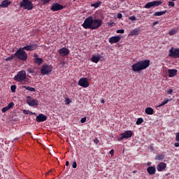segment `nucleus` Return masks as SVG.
<instances>
[{"label": "nucleus", "mask_w": 179, "mask_h": 179, "mask_svg": "<svg viewBox=\"0 0 179 179\" xmlns=\"http://www.w3.org/2000/svg\"><path fill=\"white\" fill-rule=\"evenodd\" d=\"M94 143L95 144H98V143H99V139L95 138V139L94 140Z\"/></svg>", "instance_id": "nucleus-49"}, {"label": "nucleus", "mask_w": 179, "mask_h": 179, "mask_svg": "<svg viewBox=\"0 0 179 179\" xmlns=\"http://www.w3.org/2000/svg\"><path fill=\"white\" fill-rule=\"evenodd\" d=\"M150 65V61L148 59L138 61L131 66V71L134 72H140L148 69Z\"/></svg>", "instance_id": "nucleus-2"}, {"label": "nucleus", "mask_w": 179, "mask_h": 179, "mask_svg": "<svg viewBox=\"0 0 179 179\" xmlns=\"http://www.w3.org/2000/svg\"><path fill=\"white\" fill-rule=\"evenodd\" d=\"M29 115H37L36 113H32L31 111H29Z\"/></svg>", "instance_id": "nucleus-50"}, {"label": "nucleus", "mask_w": 179, "mask_h": 179, "mask_svg": "<svg viewBox=\"0 0 179 179\" xmlns=\"http://www.w3.org/2000/svg\"><path fill=\"white\" fill-rule=\"evenodd\" d=\"M27 78V74L24 71H21L14 77V80L19 83L24 82Z\"/></svg>", "instance_id": "nucleus-5"}, {"label": "nucleus", "mask_w": 179, "mask_h": 179, "mask_svg": "<svg viewBox=\"0 0 179 179\" xmlns=\"http://www.w3.org/2000/svg\"><path fill=\"white\" fill-rule=\"evenodd\" d=\"M173 90H169V91H167V94H173Z\"/></svg>", "instance_id": "nucleus-47"}, {"label": "nucleus", "mask_w": 179, "mask_h": 179, "mask_svg": "<svg viewBox=\"0 0 179 179\" xmlns=\"http://www.w3.org/2000/svg\"><path fill=\"white\" fill-rule=\"evenodd\" d=\"M168 5H169V6L174 7L175 3L173 1H168Z\"/></svg>", "instance_id": "nucleus-33"}, {"label": "nucleus", "mask_w": 179, "mask_h": 179, "mask_svg": "<svg viewBox=\"0 0 179 179\" xmlns=\"http://www.w3.org/2000/svg\"><path fill=\"white\" fill-rule=\"evenodd\" d=\"M157 23H158L157 21H155V22H153V25L155 26V25H156Z\"/></svg>", "instance_id": "nucleus-54"}, {"label": "nucleus", "mask_w": 179, "mask_h": 179, "mask_svg": "<svg viewBox=\"0 0 179 179\" xmlns=\"http://www.w3.org/2000/svg\"><path fill=\"white\" fill-rule=\"evenodd\" d=\"M101 5V1H98V2H95L94 3H91V7H94L95 8L99 7V6Z\"/></svg>", "instance_id": "nucleus-27"}, {"label": "nucleus", "mask_w": 179, "mask_h": 179, "mask_svg": "<svg viewBox=\"0 0 179 179\" xmlns=\"http://www.w3.org/2000/svg\"><path fill=\"white\" fill-rule=\"evenodd\" d=\"M15 106V103L13 102H11L8 104V106H7L8 108V109L10 110V108H12L13 106Z\"/></svg>", "instance_id": "nucleus-36"}, {"label": "nucleus", "mask_w": 179, "mask_h": 179, "mask_svg": "<svg viewBox=\"0 0 179 179\" xmlns=\"http://www.w3.org/2000/svg\"><path fill=\"white\" fill-rule=\"evenodd\" d=\"M101 58H102V57H101L100 55H99L98 57L93 56L91 58V62L97 64L101 60Z\"/></svg>", "instance_id": "nucleus-22"}, {"label": "nucleus", "mask_w": 179, "mask_h": 179, "mask_svg": "<svg viewBox=\"0 0 179 179\" xmlns=\"http://www.w3.org/2000/svg\"><path fill=\"white\" fill-rule=\"evenodd\" d=\"M11 1L10 0H3L0 5V8H8L9 5H10Z\"/></svg>", "instance_id": "nucleus-19"}, {"label": "nucleus", "mask_w": 179, "mask_h": 179, "mask_svg": "<svg viewBox=\"0 0 179 179\" xmlns=\"http://www.w3.org/2000/svg\"><path fill=\"white\" fill-rule=\"evenodd\" d=\"M169 57L171 58H179V48H171L169 50Z\"/></svg>", "instance_id": "nucleus-7"}, {"label": "nucleus", "mask_w": 179, "mask_h": 179, "mask_svg": "<svg viewBox=\"0 0 179 179\" xmlns=\"http://www.w3.org/2000/svg\"><path fill=\"white\" fill-rule=\"evenodd\" d=\"M69 165V161L66 162V166H68Z\"/></svg>", "instance_id": "nucleus-52"}, {"label": "nucleus", "mask_w": 179, "mask_h": 179, "mask_svg": "<svg viewBox=\"0 0 179 179\" xmlns=\"http://www.w3.org/2000/svg\"><path fill=\"white\" fill-rule=\"evenodd\" d=\"M94 179H96V178H94Z\"/></svg>", "instance_id": "nucleus-61"}, {"label": "nucleus", "mask_w": 179, "mask_h": 179, "mask_svg": "<svg viewBox=\"0 0 179 179\" xmlns=\"http://www.w3.org/2000/svg\"><path fill=\"white\" fill-rule=\"evenodd\" d=\"M151 164H152L151 162H147V166H150Z\"/></svg>", "instance_id": "nucleus-53"}, {"label": "nucleus", "mask_w": 179, "mask_h": 179, "mask_svg": "<svg viewBox=\"0 0 179 179\" xmlns=\"http://www.w3.org/2000/svg\"><path fill=\"white\" fill-rule=\"evenodd\" d=\"M174 146L176 147V148H178L179 147V143H175Z\"/></svg>", "instance_id": "nucleus-51"}, {"label": "nucleus", "mask_w": 179, "mask_h": 179, "mask_svg": "<svg viewBox=\"0 0 179 179\" xmlns=\"http://www.w3.org/2000/svg\"><path fill=\"white\" fill-rule=\"evenodd\" d=\"M71 102V101L69 98L66 99V100H64V103H66V105L70 104Z\"/></svg>", "instance_id": "nucleus-34"}, {"label": "nucleus", "mask_w": 179, "mask_h": 179, "mask_svg": "<svg viewBox=\"0 0 179 179\" xmlns=\"http://www.w3.org/2000/svg\"><path fill=\"white\" fill-rule=\"evenodd\" d=\"M121 40V36H111L108 38V42L110 44L119 43Z\"/></svg>", "instance_id": "nucleus-14"}, {"label": "nucleus", "mask_w": 179, "mask_h": 179, "mask_svg": "<svg viewBox=\"0 0 179 179\" xmlns=\"http://www.w3.org/2000/svg\"><path fill=\"white\" fill-rule=\"evenodd\" d=\"M117 17L118 19H122V14H121V13H118L117 14Z\"/></svg>", "instance_id": "nucleus-40"}, {"label": "nucleus", "mask_w": 179, "mask_h": 179, "mask_svg": "<svg viewBox=\"0 0 179 179\" xmlns=\"http://www.w3.org/2000/svg\"><path fill=\"white\" fill-rule=\"evenodd\" d=\"M162 3H163V1H162V0L152 1L146 3L145 5L144 6V8L146 9H150L152 7L159 6Z\"/></svg>", "instance_id": "nucleus-6"}, {"label": "nucleus", "mask_w": 179, "mask_h": 179, "mask_svg": "<svg viewBox=\"0 0 179 179\" xmlns=\"http://www.w3.org/2000/svg\"><path fill=\"white\" fill-rule=\"evenodd\" d=\"M73 1H76V0H73Z\"/></svg>", "instance_id": "nucleus-60"}, {"label": "nucleus", "mask_w": 179, "mask_h": 179, "mask_svg": "<svg viewBox=\"0 0 179 179\" xmlns=\"http://www.w3.org/2000/svg\"><path fill=\"white\" fill-rule=\"evenodd\" d=\"M117 34H124V29H117L116 31Z\"/></svg>", "instance_id": "nucleus-39"}, {"label": "nucleus", "mask_w": 179, "mask_h": 179, "mask_svg": "<svg viewBox=\"0 0 179 179\" xmlns=\"http://www.w3.org/2000/svg\"><path fill=\"white\" fill-rule=\"evenodd\" d=\"M27 103L30 106H37L39 104V102L37 99H33L31 96H27Z\"/></svg>", "instance_id": "nucleus-12"}, {"label": "nucleus", "mask_w": 179, "mask_h": 179, "mask_svg": "<svg viewBox=\"0 0 179 179\" xmlns=\"http://www.w3.org/2000/svg\"><path fill=\"white\" fill-rule=\"evenodd\" d=\"M78 85L87 88L90 86V83L87 78H81V79L78 80Z\"/></svg>", "instance_id": "nucleus-11"}, {"label": "nucleus", "mask_w": 179, "mask_h": 179, "mask_svg": "<svg viewBox=\"0 0 179 179\" xmlns=\"http://www.w3.org/2000/svg\"><path fill=\"white\" fill-rule=\"evenodd\" d=\"M64 9V6L61 5L59 3H53L52 4V7H50V10L53 12L59 11Z\"/></svg>", "instance_id": "nucleus-10"}, {"label": "nucleus", "mask_w": 179, "mask_h": 179, "mask_svg": "<svg viewBox=\"0 0 179 179\" xmlns=\"http://www.w3.org/2000/svg\"><path fill=\"white\" fill-rule=\"evenodd\" d=\"M27 72L29 73H34V69L29 68V69H27Z\"/></svg>", "instance_id": "nucleus-41"}, {"label": "nucleus", "mask_w": 179, "mask_h": 179, "mask_svg": "<svg viewBox=\"0 0 179 179\" xmlns=\"http://www.w3.org/2000/svg\"><path fill=\"white\" fill-rule=\"evenodd\" d=\"M44 4L49 3L51 0H41Z\"/></svg>", "instance_id": "nucleus-44"}, {"label": "nucleus", "mask_w": 179, "mask_h": 179, "mask_svg": "<svg viewBox=\"0 0 179 179\" xmlns=\"http://www.w3.org/2000/svg\"><path fill=\"white\" fill-rule=\"evenodd\" d=\"M20 6L27 10H31L34 8V4L30 0H22L20 3Z\"/></svg>", "instance_id": "nucleus-4"}, {"label": "nucleus", "mask_w": 179, "mask_h": 179, "mask_svg": "<svg viewBox=\"0 0 179 179\" xmlns=\"http://www.w3.org/2000/svg\"><path fill=\"white\" fill-rule=\"evenodd\" d=\"M167 13L166 10L165 11H157L156 13H154L153 16H162L165 15Z\"/></svg>", "instance_id": "nucleus-23"}, {"label": "nucleus", "mask_w": 179, "mask_h": 179, "mask_svg": "<svg viewBox=\"0 0 179 179\" xmlns=\"http://www.w3.org/2000/svg\"><path fill=\"white\" fill-rule=\"evenodd\" d=\"M168 73H169V78H173L174 76H176L177 75L178 70H176V69H169L168 71Z\"/></svg>", "instance_id": "nucleus-20"}, {"label": "nucleus", "mask_w": 179, "mask_h": 179, "mask_svg": "<svg viewBox=\"0 0 179 179\" xmlns=\"http://www.w3.org/2000/svg\"><path fill=\"white\" fill-rule=\"evenodd\" d=\"M133 135V133L131 131H127L122 134H120V137L117 138V141H120L124 140V138L127 139L129 138H131Z\"/></svg>", "instance_id": "nucleus-9"}, {"label": "nucleus", "mask_w": 179, "mask_h": 179, "mask_svg": "<svg viewBox=\"0 0 179 179\" xmlns=\"http://www.w3.org/2000/svg\"><path fill=\"white\" fill-rule=\"evenodd\" d=\"M114 150H111L110 152H109V154L111 155V156H113L114 155Z\"/></svg>", "instance_id": "nucleus-48"}, {"label": "nucleus", "mask_w": 179, "mask_h": 179, "mask_svg": "<svg viewBox=\"0 0 179 179\" xmlns=\"http://www.w3.org/2000/svg\"><path fill=\"white\" fill-rule=\"evenodd\" d=\"M129 19L131 21H136V17H135V15H131V17H129Z\"/></svg>", "instance_id": "nucleus-37"}, {"label": "nucleus", "mask_w": 179, "mask_h": 179, "mask_svg": "<svg viewBox=\"0 0 179 179\" xmlns=\"http://www.w3.org/2000/svg\"><path fill=\"white\" fill-rule=\"evenodd\" d=\"M23 113L25 114V115H29L30 111L24 110H23Z\"/></svg>", "instance_id": "nucleus-46"}, {"label": "nucleus", "mask_w": 179, "mask_h": 179, "mask_svg": "<svg viewBox=\"0 0 179 179\" xmlns=\"http://www.w3.org/2000/svg\"><path fill=\"white\" fill-rule=\"evenodd\" d=\"M37 45L32 44V45H27V46H24L22 48L27 51H34L36 49Z\"/></svg>", "instance_id": "nucleus-16"}, {"label": "nucleus", "mask_w": 179, "mask_h": 179, "mask_svg": "<svg viewBox=\"0 0 179 179\" xmlns=\"http://www.w3.org/2000/svg\"><path fill=\"white\" fill-rule=\"evenodd\" d=\"M9 109V108L7 106V107H5L2 109V112L3 113H6V111H8Z\"/></svg>", "instance_id": "nucleus-42"}, {"label": "nucleus", "mask_w": 179, "mask_h": 179, "mask_svg": "<svg viewBox=\"0 0 179 179\" xmlns=\"http://www.w3.org/2000/svg\"><path fill=\"white\" fill-rule=\"evenodd\" d=\"M145 113L148 115H152V114H154L155 110L153 108L148 107V108H145Z\"/></svg>", "instance_id": "nucleus-24"}, {"label": "nucleus", "mask_w": 179, "mask_h": 179, "mask_svg": "<svg viewBox=\"0 0 179 179\" xmlns=\"http://www.w3.org/2000/svg\"><path fill=\"white\" fill-rule=\"evenodd\" d=\"M18 139H19L18 138H15L14 140L16 141V140H18Z\"/></svg>", "instance_id": "nucleus-58"}, {"label": "nucleus", "mask_w": 179, "mask_h": 179, "mask_svg": "<svg viewBox=\"0 0 179 179\" xmlns=\"http://www.w3.org/2000/svg\"><path fill=\"white\" fill-rule=\"evenodd\" d=\"M59 55L62 57H66L69 55V49H67L66 48H62L61 49H59Z\"/></svg>", "instance_id": "nucleus-13"}, {"label": "nucleus", "mask_w": 179, "mask_h": 179, "mask_svg": "<svg viewBox=\"0 0 179 179\" xmlns=\"http://www.w3.org/2000/svg\"><path fill=\"white\" fill-rule=\"evenodd\" d=\"M48 119L46 115H44L43 114H40L38 116L36 117V121L38 122H42L46 121Z\"/></svg>", "instance_id": "nucleus-17"}, {"label": "nucleus", "mask_w": 179, "mask_h": 179, "mask_svg": "<svg viewBox=\"0 0 179 179\" xmlns=\"http://www.w3.org/2000/svg\"><path fill=\"white\" fill-rule=\"evenodd\" d=\"M22 88L24 89H26L28 91H30L31 92H36V89L34 88V87H27V86H22Z\"/></svg>", "instance_id": "nucleus-26"}, {"label": "nucleus", "mask_w": 179, "mask_h": 179, "mask_svg": "<svg viewBox=\"0 0 179 179\" xmlns=\"http://www.w3.org/2000/svg\"><path fill=\"white\" fill-rule=\"evenodd\" d=\"M86 120H87V118H86V117H83V118H81V123H85V122H86Z\"/></svg>", "instance_id": "nucleus-45"}, {"label": "nucleus", "mask_w": 179, "mask_h": 179, "mask_svg": "<svg viewBox=\"0 0 179 179\" xmlns=\"http://www.w3.org/2000/svg\"><path fill=\"white\" fill-rule=\"evenodd\" d=\"M155 166H149L147 168V172L149 175H155L156 173Z\"/></svg>", "instance_id": "nucleus-18"}, {"label": "nucleus", "mask_w": 179, "mask_h": 179, "mask_svg": "<svg viewBox=\"0 0 179 179\" xmlns=\"http://www.w3.org/2000/svg\"><path fill=\"white\" fill-rule=\"evenodd\" d=\"M15 57V55H11L10 57H8L7 59H6V61L8 62V61H10L12 59H13Z\"/></svg>", "instance_id": "nucleus-35"}, {"label": "nucleus", "mask_w": 179, "mask_h": 179, "mask_svg": "<svg viewBox=\"0 0 179 179\" xmlns=\"http://www.w3.org/2000/svg\"><path fill=\"white\" fill-rule=\"evenodd\" d=\"M101 103H105L104 100H103V99H101Z\"/></svg>", "instance_id": "nucleus-56"}, {"label": "nucleus", "mask_w": 179, "mask_h": 179, "mask_svg": "<svg viewBox=\"0 0 179 179\" xmlns=\"http://www.w3.org/2000/svg\"><path fill=\"white\" fill-rule=\"evenodd\" d=\"M35 62L38 65H41L43 62V60L41 58H36L35 59Z\"/></svg>", "instance_id": "nucleus-28"}, {"label": "nucleus", "mask_w": 179, "mask_h": 179, "mask_svg": "<svg viewBox=\"0 0 179 179\" xmlns=\"http://www.w3.org/2000/svg\"><path fill=\"white\" fill-rule=\"evenodd\" d=\"M172 1H176V0H171Z\"/></svg>", "instance_id": "nucleus-59"}, {"label": "nucleus", "mask_w": 179, "mask_h": 179, "mask_svg": "<svg viewBox=\"0 0 179 179\" xmlns=\"http://www.w3.org/2000/svg\"><path fill=\"white\" fill-rule=\"evenodd\" d=\"M143 122H144V120L143 118H141V117L138 118L136 122V125L141 124Z\"/></svg>", "instance_id": "nucleus-31"}, {"label": "nucleus", "mask_w": 179, "mask_h": 179, "mask_svg": "<svg viewBox=\"0 0 179 179\" xmlns=\"http://www.w3.org/2000/svg\"><path fill=\"white\" fill-rule=\"evenodd\" d=\"M10 89H11V92H12L13 93H15V91H16V89H17V86H16V85H12V86L10 87Z\"/></svg>", "instance_id": "nucleus-32"}, {"label": "nucleus", "mask_w": 179, "mask_h": 179, "mask_svg": "<svg viewBox=\"0 0 179 179\" xmlns=\"http://www.w3.org/2000/svg\"><path fill=\"white\" fill-rule=\"evenodd\" d=\"M71 166H73V169H76L77 168V163H76V162H73L71 163Z\"/></svg>", "instance_id": "nucleus-38"}, {"label": "nucleus", "mask_w": 179, "mask_h": 179, "mask_svg": "<svg viewBox=\"0 0 179 179\" xmlns=\"http://www.w3.org/2000/svg\"><path fill=\"white\" fill-rule=\"evenodd\" d=\"M38 55L34 54V57H35V59H36V58H38Z\"/></svg>", "instance_id": "nucleus-55"}, {"label": "nucleus", "mask_w": 179, "mask_h": 179, "mask_svg": "<svg viewBox=\"0 0 179 179\" xmlns=\"http://www.w3.org/2000/svg\"><path fill=\"white\" fill-rule=\"evenodd\" d=\"M176 141L179 142V133H176Z\"/></svg>", "instance_id": "nucleus-43"}, {"label": "nucleus", "mask_w": 179, "mask_h": 179, "mask_svg": "<svg viewBox=\"0 0 179 179\" xmlns=\"http://www.w3.org/2000/svg\"><path fill=\"white\" fill-rule=\"evenodd\" d=\"M167 167V164L164 162H160L159 164H157V170L159 172L164 171L166 169Z\"/></svg>", "instance_id": "nucleus-15"}, {"label": "nucleus", "mask_w": 179, "mask_h": 179, "mask_svg": "<svg viewBox=\"0 0 179 179\" xmlns=\"http://www.w3.org/2000/svg\"><path fill=\"white\" fill-rule=\"evenodd\" d=\"M141 33V29L140 28H135L134 29H132L130 32L131 36H138Z\"/></svg>", "instance_id": "nucleus-21"}, {"label": "nucleus", "mask_w": 179, "mask_h": 179, "mask_svg": "<svg viewBox=\"0 0 179 179\" xmlns=\"http://www.w3.org/2000/svg\"><path fill=\"white\" fill-rule=\"evenodd\" d=\"M52 170L49 171V172L46 173V174H49L50 173H51Z\"/></svg>", "instance_id": "nucleus-57"}, {"label": "nucleus", "mask_w": 179, "mask_h": 179, "mask_svg": "<svg viewBox=\"0 0 179 179\" xmlns=\"http://www.w3.org/2000/svg\"><path fill=\"white\" fill-rule=\"evenodd\" d=\"M14 56L16 57L18 59L23 62H25L28 58V55L26 53L25 50H24L23 48H20V49H18Z\"/></svg>", "instance_id": "nucleus-3"}, {"label": "nucleus", "mask_w": 179, "mask_h": 179, "mask_svg": "<svg viewBox=\"0 0 179 179\" xmlns=\"http://www.w3.org/2000/svg\"><path fill=\"white\" fill-rule=\"evenodd\" d=\"M52 71V66L45 64L44 66H43L41 73L43 76H46V75L50 74Z\"/></svg>", "instance_id": "nucleus-8"}, {"label": "nucleus", "mask_w": 179, "mask_h": 179, "mask_svg": "<svg viewBox=\"0 0 179 179\" xmlns=\"http://www.w3.org/2000/svg\"><path fill=\"white\" fill-rule=\"evenodd\" d=\"M103 24L102 20H98L96 18H93V17L90 16L85 18L84 23H83V27L84 29H90L91 30H94L100 27Z\"/></svg>", "instance_id": "nucleus-1"}, {"label": "nucleus", "mask_w": 179, "mask_h": 179, "mask_svg": "<svg viewBox=\"0 0 179 179\" xmlns=\"http://www.w3.org/2000/svg\"><path fill=\"white\" fill-rule=\"evenodd\" d=\"M178 32L177 29H170L169 32V36H173Z\"/></svg>", "instance_id": "nucleus-29"}, {"label": "nucleus", "mask_w": 179, "mask_h": 179, "mask_svg": "<svg viewBox=\"0 0 179 179\" xmlns=\"http://www.w3.org/2000/svg\"><path fill=\"white\" fill-rule=\"evenodd\" d=\"M169 101H170L169 99H165L163 102H162L158 106H159V107H162V106H164V105L167 104Z\"/></svg>", "instance_id": "nucleus-30"}, {"label": "nucleus", "mask_w": 179, "mask_h": 179, "mask_svg": "<svg viewBox=\"0 0 179 179\" xmlns=\"http://www.w3.org/2000/svg\"><path fill=\"white\" fill-rule=\"evenodd\" d=\"M165 159L164 155H158L157 156H155V160H158V161H162Z\"/></svg>", "instance_id": "nucleus-25"}]
</instances>
